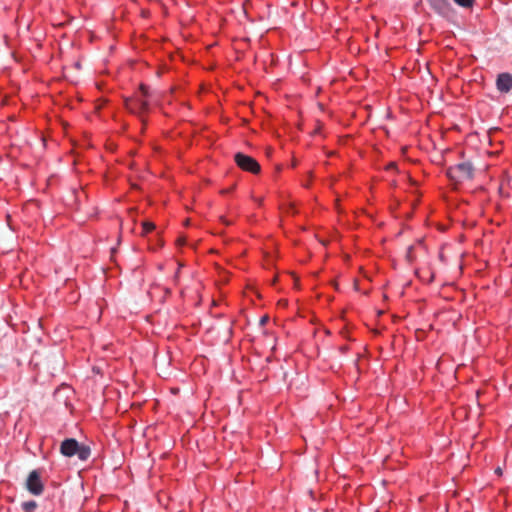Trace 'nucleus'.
<instances>
[{
	"instance_id": "18",
	"label": "nucleus",
	"mask_w": 512,
	"mask_h": 512,
	"mask_svg": "<svg viewBox=\"0 0 512 512\" xmlns=\"http://www.w3.org/2000/svg\"><path fill=\"white\" fill-rule=\"evenodd\" d=\"M222 221L226 224V225H229L230 223L224 219H222Z\"/></svg>"
},
{
	"instance_id": "17",
	"label": "nucleus",
	"mask_w": 512,
	"mask_h": 512,
	"mask_svg": "<svg viewBox=\"0 0 512 512\" xmlns=\"http://www.w3.org/2000/svg\"><path fill=\"white\" fill-rule=\"evenodd\" d=\"M395 167H396V164H395V163H393V162H392V163H390V164L387 166V168H388V169H392V168L394 169Z\"/></svg>"
},
{
	"instance_id": "3",
	"label": "nucleus",
	"mask_w": 512,
	"mask_h": 512,
	"mask_svg": "<svg viewBox=\"0 0 512 512\" xmlns=\"http://www.w3.org/2000/svg\"><path fill=\"white\" fill-rule=\"evenodd\" d=\"M125 107L133 114L141 116V114L148 110L149 104L146 99L138 97L128 98L125 100Z\"/></svg>"
},
{
	"instance_id": "13",
	"label": "nucleus",
	"mask_w": 512,
	"mask_h": 512,
	"mask_svg": "<svg viewBox=\"0 0 512 512\" xmlns=\"http://www.w3.org/2000/svg\"><path fill=\"white\" fill-rule=\"evenodd\" d=\"M413 249L414 247L413 246H409L408 249H407V253H406V258L409 262H412L414 257H413Z\"/></svg>"
},
{
	"instance_id": "8",
	"label": "nucleus",
	"mask_w": 512,
	"mask_h": 512,
	"mask_svg": "<svg viewBox=\"0 0 512 512\" xmlns=\"http://www.w3.org/2000/svg\"><path fill=\"white\" fill-rule=\"evenodd\" d=\"M90 454H91V450H90V447L89 446H86V445H80L78 446L77 448V451H76V456L82 460V461H85L87 460L89 457H90Z\"/></svg>"
},
{
	"instance_id": "15",
	"label": "nucleus",
	"mask_w": 512,
	"mask_h": 512,
	"mask_svg": "<svg viewBox=\"0 0 512 512\" xmlns=\"http://www.w3.org/2000/svg\"><path fill=\"white\" fill-rule=\"evenodd\" d=\"M177 243H178V245H183L185 243V239L184 238H179L177 240Z\"/></svg>"
},
{
	"instance_id": "7",
	"label": "nucleus",
	"mask_w": 512,
	"mask_h": 512,
	"mask_svg": "<svg viewBox=\"0 0 512 512\" xmlns=\"http://www.w3.org/2000/svg\"><path fill=\"white\" fill-rule=\"evenodd\" d=\"M78 446L79 443L75 439L69 438L61 443L60 451L64 456L71 457L76 454Z\"/></svg>"
},
{
	"instance_id": "10",
	"label": "nucleus",
	"mask_w": 512,
	"mask_h": 512,
	"mask_svg": "<svg viewBox=\"0 0 512 512\" xmlns=\"http://www.w3.org/2000/svg\"><path fill=\"white\" fill-rule=\"evenodd\" d=\"M142 227H143L142 235H144L146 233L153 231L155 229V224L150 221H144V222H142Z\"/></svg>"
},
{
	"instance_id": "11",
	"label": "nucleus",
	"mask_w": 512,
	"mask_h": 512,
	"mask_svg": "<svg viewBox=\"0 0 512 512\" xmlns=\"http://www.w3.org/2000/svg\"><path fill=\"white\" fill-rule=\"evenodd\" d=\"M457 5L464 7V8H470L474 4V0H453Z\"/></svg>"
},
{
	"instance_id": "2",
	"label": "nucleus",
	"mask_w": 512,
	"mask_h": 512,
	"mask_svg": "<svg viewBox=\"0 0 512 512\" xmlns=\"http://www.w3.org/2000/svg\"><path fill=\"white\" fill-rule=\"evenodd\" d=\"M234 160L239 168L243 171L257 174L260 172L259 163L251 156L238 152L234 156Z\"/></svg>"
},
{
	"instance_id": "14",
	"label": "nucleus",
	"mask_w": 512,
	"mask_h": 512,
	"mask_svg": "<svg viewBox=\"0 0 512 512\" xmlns=\"http://www.w3.org/2000/svg\"><path fill=\"white\" fill-rule=\"evenodd\" d=\"M268 320H269V317L267 315H265V316L261 317L259 324L263 326L268 322Z\"/></svg>"
},
{
	"instance_id": "12",
	"label": "nucleus",
	"mask_w": 512,
	"mask_h": 512,
	"mask_svg": "<svg viewBox=\"0 0 512 512\" xmlns=\"http://www.w3.org/2000/svg\"><path fill=\"white\" fill-rule=\"evenodd\" d=\"M140 92L144 98H149L152 96V94L149 91V87L144 84L140 85Z\"/></svg>"
},
{
	"instance_id": "1",
	"label": "nucleus",
	"mask_w": 512,
	"mask_h": 512,
	"mask_svg": "<svg viewBox=\"0 0 512 512\" xmlns=\"http://www.w3.org/2000/svg\"><path fill=\"white\" fill-rule=\"evenodd\" d=\"M447 177L455 184L471 180L474 176V166L471 162H461L447 169Z\"/></svg>"
},
{
	"instance_id": "16",
	"label": "nucleus",
	"mask_w": 512,
	"mask_h": 512,
	"mask_svg": "<svg viewBox=\"0 0 512 512\" xmlns=\"http://www.w3.org/2000/svg\"><path fill=\"white\" fill-rule=\"evenodd\" d=\"M495 473L498 475H502V469L500 467L496 468Z\"/></svg>"
},
{
	"instance_id": "5",
	"label": "nucleus",
	"mask_w": 512,
	"mask_h": 512,
	"mask_svg": "<svg viewBox=\"0 0 512 512\" xmlns=\"http://www.w3.org/2000/svg\"><path fill=\"white\" fill-rule=\"evenodd\" d=\"M432 9L442 16H449L451 13V5L449 0H427Z\"/></svg>"
},
{
	"instance_id": "4",
	"label": "nucleus",
	"mask_w": 512,
	"mask_h": 512,
	"mask_svg": "<svg viewBox=\"0 0 512 512\" xmlns=\"http://www.w3.org/2000/svg\"><path fill=\"white\" fill-rule=\"evenodd\" d=\"M26 487L34 495H40L43 492V484L40 479V473L37 470H33L29 474Z\"/></svg>"
},
{
	"instance_id": "6",
	"label": "nucleus",
	"mask_w": 512,
	"mask_h": 512,
	"mask_svg": "<svg viewBox=\"0 0 512 512\" xmlns=\"http://www.w3.org/2000/svg\"><path fill=\"white\" fill-rule=\"evenodd\" d=\"M496 87L501 93H508L512 89V75L501 73L496 80Z\"/></svg>"
},
{
	"instance_id": "9",
	"label": "nucleus",
	"mask_w": 512,
	"mask_h": 512,
	"mask_svg": "<svg viewBox=\"0 0 512 512\" xmlns=\"http://www.w3.org/2000/svg\"><path fill=\"white\" fill-rule=\"evenodd\" d=\"M36 507L37 504L35 501H27L22 503V508L25 512H33Z\"/></svg>"
}]
</instances>
